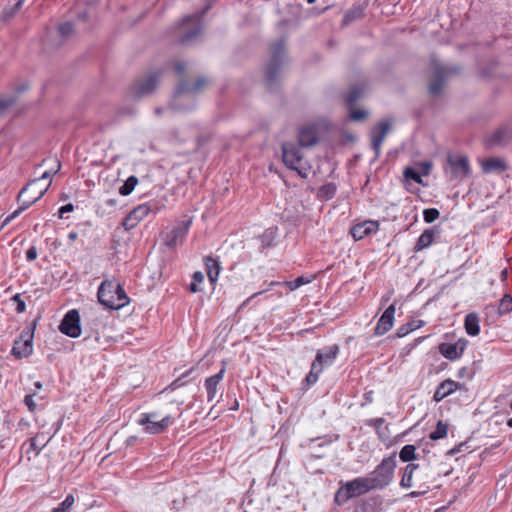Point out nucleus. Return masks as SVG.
<instances>
[{
  "label": "nucleus",
  "mask_w": 512,
  "mask_h": 512,
  "mask_svg": "<svg viewBox=\"0 0 512 512\" xmlns=\"http://www.w3.org/2000/svg\"><path fill=\"white\" fill-rule=\"evenodd\" d=\"M409 332V329L405 328L404 326L400 327L397 331V335L399 337L405 336Z\"/></svg>",
  "instance_id": "58"
},
{
  "label": "nucleus",
  "mask_w": 512,
  "mask_h": 512,
  "mask_svg": "<svg viewBox=\"0 0 512 512\" xmlns=\"http://www.w3.org/2000/svg\"><path fill=\"white\" fill-rule=\"evenodd\" d=\"M456 68H451L445 65L435 64L433 79L429 84V93L432 96H437L441 93L447 77L451 73H456Z\"/></svg>",
  "instance_id": "11"
},
{
  "label": "nucleus",
  "mask_w": 512,
  "mask_h": 512,
  "mask_svg": "<svg viewBox=\"0 0 512 512\" xmlns=\"http://www.w3.org/2000/svg\"><path fill=\"white\" fill-rule=\"evenodd\" d=\"M363 9L361 7H355L353 9L348 10L343 17V24L348 25L351 22L362 18Z\"/></svg>",
  "instance_id": "36"
},
{
  "label": "nucleus",
  "mask_w": 512,
  "mask_h": 512,
  "mask_svg": "<svg viewBox=\"0 0 512 512\" xmlns=\"http://www.w3.org/2000/svg\"><path fill=\"white\" fill-rule=\"evenodd\" d=\"M385 423V419L382 417L379 418H373L367 421V425L370 427L375 428L376 433L379 435L380 438H382L381 428L383 424Z\"/></svg>",
  "instance_id": "44"
},
{
  "label": "nucleus",
  "mask_w": 512,
  "mask_h": 512,
  "mask_svg": "<svg viewBox=\"0 0 512 512\" xmlns=\"http://www.w3.org/2000/svg\"><path fill=\"white\" fill-rule=\"evenodd\" d=\"M74 497L73 495L69 494L66 496V498L64 499V501L60 504V509H64L65 512H67L71 507L72 505L74 504Z\"/></svg>",
  "instance_id": "52"
},
{
  "label": "nucleus",
  "mask_w": 512,
  "mask_h": 512,
  "mask_svg": "<svg viewBox=\"0 0 512 512\" xmlns=\"http://www.w3.org/2000/svg\"><path fill=\"white\" fill-rule=\"evenodd\" d=\"M24 1L25 0H18L12 6L4 7V9L2 10V12L0 14V20L4 21V22L11 20L15 16V14L21 9Z\"/></svg>",
  "instance_id": "32"
},
{
  "label": "nucleus",
  "mask_w": 512,
  "mask_h": 512,
  "mask_svg": "<svg viewBox=\"0 0 512 512\" xmlns=\"http://www.w3.org/2000/svg\"><path fill=\"white\" fill-rule=\"evenodd\" d=\"M378 228L379 224L377 221H364L363 223L354 225L350 230V234L356 241H359L368 235L376 233Z\"/></svg>",
  "instance_id": "21"
},
{
  "label": "nucleus",
  "mask_w": 512,
  "mask_h": 512,
  "mask_svg": "<svg viewBox=\"0 0 512 512\" xmlns=\"http://www.w3.org/2000/svg\"><path fill=\"white\" fill-rule=\"evenodd\" d=\"M34 395L35 394H28L24 397V403L27 406L28 410L32 413L35 412L37 409V405L33 399Z\"/></svg>",
  "instance_id": "50"
},
{
  "label": "nucleus",
  "mask_w": 512,
  "mask_h": 512,
  "mask_svg": "<svg viewBox=\"0 0 512 512\" xmlns=\"http://www.w3.org/2000/svg\"><path fill=\"white\" fill-rule=\"evenodd\" d=\"M372 491L365 477H357L345 483L340 482V487L335 493L334 501L337 505H344L350 499L359 497Z\"/></svg>",
  "instance_id": "5"
},
{
  "label": "nucleus",
  "mask_w": 512,
  "mask_h": 512,
  "mask_svg": "<svg viewBox=\"0 0 512 512\" xmlns=\"http://www.w3.org/2000/svg\"><path fill=\"white\" fill-rule=\"evenodd\" d=\"M51 178V173L49 171H45L41 177L38 179H34L31 182H29L25 187L21 189V191L18 194L17 200H21L22 197H24L30 190L34 189L36 186L40 184L42 180H48Z\"/></svg>",
  "instance_id": "33"
},
{
  "label": "nucleus",
  "mask_w": 512,
  "mask_h": 512,
  "mask_svg": "<svg viewBox=\"0 0 512 512\" xmlns=\"http://www.w3.org/2000/svg\"><path fill=\"white\" fill-rule=\"evenodd\" d=\"M189 291L192 293L198 292L199 291L198 284L192 281L189 285Z\"/></svg>",
  "instance_id": "59"
},
{
  "label": "nucleus",
  "mask_w": 512,
  "mask_h": 512,
  "mask_svg": "<svg viewBox=\"0 0 512 512\" xmlns=\"http://www.w3.org/2000/svg\"><path fill=\"white\" fill-rule=\"evenodd\" d=\"M97 298L101 305L112 310H119L130 301L123 286L108 279L103 280L98 287Z\"/></svg>",
  "instance_id": "1"
},
{
  "label": "nucleus",
  "mask_w": 512,
  "mask_h": 512,
  "mask_svg": "<svg viewBox=\"0 0 512 512\" xmlns=\"http://www.w3.org/2000/svg\"><path fill=\"white\" fill-rule=\"evenodd\" d=\"M395 305L391 304L386 308V310L381 315L380 319L377 322V325L374 329V334L377 336L384 335L387 333L393 326L394 323V315H395Z\"/></svg>",
  "instance_id": "19"
},
{
  "label": "nucleus",
  "mask_w": 512,
  "mask_h": 512,
  "mask_svg": "<svg viewBox=\"0 0 512 512\" xmlns=\"http://www.w3.org/2000/svg\"><path fill=\"white\" fill-rule=\"evenodd\" d=\"M226 372L225 365L222 366L220 371L205 380V389L207 391V400L209 402L213 401L217 394V387L220 382L223 380Z\"/></svg>",
  "instance_id": "25"
},
{
  "label": "nucleus",
  "mask_w": 512,
  "mask_h": 512,
  "mask_svg": "<svg viewBox=\"0 0 512 512\" xmlns=\"http://www.w3.org/2000/svg\"><path fill=\"white\" fill-rule=\"evenodd\" d=\"M362 92V89L357 85L351 87L346 97V103L350 108L355 105L356 101L361 97Z\"/></svg>",
  "instance_id": "39"
},
{
  "label": "nucleus",
  "mask_w": 512,
  "mask_h": 512,
  "mask_svg": "<svg viewBox=\"0 0 512 512\" xmlns=\"http://www.w3.org/2000/svg\"><path fill=\"white\" fill-rule=\"evenodd\" d=\"M281 148L284 164L289 169L295 170L302 175L300 171V163L303 159V154L297 144L294 142H284Z\"/></svg>",
  "instance_id": "10"
},
{
  "label": "nucleus",
  "mask_w": 512,
  "mask_h": 512,
  "mask_svg": "<svg viewBox=\"0 0 512 512\" xmlns=\"http://www.w3.org/2000/svg\"><path fill=\"white\" fill-rule=\"evenodd\" d=\"M511 311H512V296L507 293L501 298V300L499 302L498 314L504 315Z\"/></svg>",
  "instance_id": "38"
},
{
  "label": "nucleus",
  "mask_w": 512,
  "mask_h": 512,
  "mask_svg": "<svg viewBox=\"0 0 512 512\" xmlns=\"http://www.w3.org/2000/svg\"><path fill=\"white\" fill-rule=\"evenodd\" d=\"M192 281L197 284L202 283L204 281V274L200 271L194 272L192 275Z\"/></svg>",
  "instance_id": "54"
},
{
  "label": "nucleus",
  "mask_w": 512,
  "mask_h": 512,
  "mask_svg": "<svg viewBox=\"0 0 512 512\" xmlns=\"http://www.w3.org/2000/svg\"><path fill=\"white\" fill-rule=\"evenodd\" d=\"M38 256V252H37V249L35 246H31L27 251H26V259L27 261L31 262V261H34Z\"/></svg>",
  "instance_id": "53"
},
{
  "label": "nucleus",
  "mask_w": 512,
  "mask_h": 512,
  "mask_svg": "<svg viewBox=\"0 0 512 512\" xmlns=\"http://www.w3.org/2000/svg\"><path fill=\"white\" fill-rule=\"evenodd\" d=\"M423 493L424 492L412 491L411 493L408 494V496L411 497V498H416V497L421 496Z\"/></svg>",
  "instance_id": "63"
},
{
  "label": "nucleus",
  "mask_w": 512,
  "mask_h": 512,
  "mask_svg": "<svg viewBox=\"0 0 512 512\" xmlns=\"http://www.w3.org/2000/svg\"><path fill=\"white\" fill-rule=\"evenodd\" d=\"M150 211L151 207L148 204H141L134 208L124 219L123 226L125 230H131L137 226V224L143 220Z\"/></svg>",
  "instance_id": "18"
},
{
  "label": "nucleus",
  "mask_w": 512,
  "mask_h": 512,
  "mask_svg": "<svg viewBox=\"0 0 512 512\" xmlns=\"http://www.w3.org/2000/svg\"><path fill=\"white\" fill-rule=\"evenodd\" d=\"M271 57L265 68V82L267 87L272 90L276 87L281 69L286 60L285 41L279 39L270 47Z\"/></svg>",
  "instance_id": "3"
},
{
  "label": "nucleus",
  "mask_w": 512,
  "mask_h": 512,
  "mask_svg": "<svg viewBox=\"0 0 512 512\" xmlns=\"http://www.w3.org/2000/svg\"><path fill=\"white\" fill-rule=\"evenodd\" d=\"M404 176L407 180H413L416 183H422V179L419 173L411 167H407L404 170Z\"/></svg>",
  "instance_id": "46"
},
{
  "label": "nucleus",
  "mask_w": 512,
  "mask_h": 512,
  "mask_svg": "<svg viewBox=\"0 0 512 512\" xmlns=\"http://www.w3.org/2000/svg\"><path fill=\"white\" fill-rule=\"evenodd\" d=\"M172 423V417L170 415H166L160 420L151 421V423L140 425L143 426V430L145 433L156 435L165 432Z\"/></svg>",
  "instance_id": "26"
},
{
  "label": "nucleus",
  "mask_w": 512,
  "mask_h": 512,
  "mask_svg": "<svg viewBox=\"0 0 512 512\" xmlns=\"http://www.w3.org/2000/svg\"><path fill=\"white\" fill-rule=\"evenodd\" d=\"M391 129V121L388 119L380 121L371 131V146L375 157H379L382 143Z\"/></svg>",
  "instance_id": "15"
},
{
  "label": "nucleus",
  "mask_w": 512,
  "mask_h": 512,
  "mask_svg": "<svg viewBox=\"0 0 512 512\" xmlns=\"http://www.w3.org/2000/svg\"><path fill=\"white\" fill-rule=\"evenodd\" d=\"M399 458L402 462H410L415 460L417 458L416 447L411 444L403 446L399 452Z\"/></svg>",
  "instance_id": "34"
},
{
  "label": "nucleus",
  "mask_w": 512,
  "mask_h": 512,
  "mask_svg": "<svg viewBox=\"0 0 512 512\" xmlns=\"http://www.w3.org/2000/svg\"><path fill=\"white\" fill-rule=\"evenodd\" d=\"M464 387V384H461L459 382H456L451 379H446L438 384L436 387V390L433 395V400L435 402H440L447 396L451 395L458 389H462Z\"/></svg>",
  "instance_id": "20"
},
{
  "label": "nucleus",
  "mask_w": 512,
  "mask_h": 512,
  "mask_svg": "<svg viewBox=\"0 0 512 512\" xmlns=\"http://www.w3.org/2000/svg\"><path fill=\"white\" fill-rule=\"evenodd\" d=\"M34 327L24 328L14 341L11 354L18 359L27 358L33 352Z\"/></svg>",
  "instance_id": "8"
},
{
  "label": "nucleus",
  "mask_w": 512,
  "mask_h": 512,
  "mask_svg": "<svg viewBox=\"0 0 512 512\" xmlns=\"http://www.w3.org/2000/svg\"><path fill=\"white\" fill-rule=\"evenodd\" d=\"M465 444L464 443H461L457 446H455L454 448L450 449L448 452H447V455L449 456H454L456 455L457 453L461 452L462 451V447L464 446Z\"/></svg>",
  "instance_id": "57"
},
{
  "label": "nucleus",
  "mask_w": 512,
  "mask_h": 512,
  "mask_svg": "<svg viewBox=\"0 0 512 512\" xmlns=\"http://www.w3.org/2000/svg\"><path fill=\"white\" fill-rule=\"evenodd\" d=\"M448 163L455 178H465L471 175L469 160L466 156H449Z\"/></svg>",
  "instance_id": "17"
},
{
  "label": "nucleus",
  "mask_w": 512,
  "mask_h": 512,
  "mask_svg": "<svg viewBox=\"0 0 512 512\" xmlns=\"http://www.w3.org/2000/svg\"><path fill=\"white\" fill-rule=\"evenodd\" d=\"M77 238H78V233H77V232H75V231H70V232L68 233V239H69L70 241H75Z\"/></svg>",
  "instance_id": "61"
},
{
  "label": "nucleus",
  "mask_w": 512,
  "mask_h": 512,
  "mask_svg": "<svg viewBox=\"0 0 512 512\" xmlns=\"http://www.w3.org/2000/svg\"><path fill=\"white\" fill-rule=\"evenodd\" d=\"M419 467L418 464L410 463L408 464L403 472L402 479L400 481V486L402 488H410L413 485L412 478L414 471Z\"/></svg>",
  "instance_id": "31"
},
{
  "label": "nucleus",
  "mask_w": 512,
  "mask_h": 512,
  "mask_svg": "<svg viewBox=\"0 0 512 512\" xmlns=\"http://www.w3.org/2000/svg\"><path fill=\"white\" fill-rule=\"evenodd\" d=\"M367 117L365 110H351L350 118L354 121H361Z\"/></svg>",
  "instance_id": "51"
},
{
  "label": "nucleus",
  "mask_w": 512,
  "mask_h": 512,
  "mask_svg": "<svg viewBox=\"0 0 512 512\" xmlns=\"http://www.w3.org/2000/svg\"><path fill=\"white\" fill-rule=\"evenodd\" d=\"M186 64L184 62H177L174 66V70L177 74H182L185 71Z\"/></svg>",
  "instance_id": "56"
},
{
  "label": "nucleus",
  "mask_w": 512,
  "mask_h": 512,
  "mask_svg": "<svg viewBox=\"0 0 512 512\" xmlns=\"http://www.w3.org/2000/svg\"><path fill=\"white\" fill-rule=\"evenodd\" d=\"M192 224V219L188 218L186 220L181 221L177 226H175L171 231L167 232L164 235V243L169 248H175L179 244H181Z\"/></svg>",
  "instance_id": "12"
},
{
  "label": "nucleus",
  "mask_w": 512,
  "mask_h": 512,
  "mask_svg": "<svg viewBox=\"0 0 512 512\" xmlns=\"http://www.w3.org/2000/svg\"><path fill=\"white\" fill-rule=\"evenodd\" d=\"M194 372V368H191L187 370L186 372L182 373L179 377H177L172 383L171 387L172 389H177L183 385H185L188 381V377Z\"/></svg>",
  "instance_id": "40"
},
{
  "label": "nucleus",
  "mask_w": 512,
  "mask_h": 512,
  "mask_svg": "<svg viewBox=\"0 0 512 512\" xmlns=\"http://www.w3.org/2000/svg\"><path fill=\"white\" fill-rule=\"evenodd\" d=\"M50 184L51 181H49L46 185L39 184L34 189L30 190L24 197H22L21 200H18V202H21V206L5 218L3 226L10 223L13 219L18 217L21 212L28 209L32 204L42 198V196L48 190Z\"/></svg>",
  "instance_id": "9"
},
{
  "label": "nucleus",
  "mask_w": 512,
  "mask_h": 512,
  "mask_svg": "<svg viewBox=\"0 0 512 512\" xmlns=\"http://www.w3.org/2000/svg\"><path fill=\"white\" fill-rule=\"evenodd\" d=\"M397 466L396 453L385 457L376 468L369 473L365 478L371 486V490H383L388 487L393 479L394 472Z\"/></svg>",
  "instance_id": "2"
},
{
  "label": "nucleus",
  "mask_w": 512,
  "mask_h": 512,
  "mask_svg": "<svg viewBox=\"0 0 512 512\" xmlns=\"http://www.w3.org/2000/svg\"><path fill=\"white\" fill-rule=\"evenodd\" d=\"M309 281L306 280L304 277H297L293 281H286L285 284L289 287L291 291L296 290L297 288L301 287L302 285L308 283Z\"/></svg>",
  "instance_id": "49"
},
{
  "label": "nucleus",
  "mask_w": 512,
  "mask_h": 512,
  "mask_svg": "<svg viewBox=\"0 0 512 512\" xmlns=\"http://www.w3.org/2000/svg\"><path fill=\"white\" fill-rule=\"evenodd\" d=\"M210 81L206 77H199L193 84H189L187 81H181L176 88L174 99L171 102V108L179 111H185L191 109L190 107H182L178 102L190 98L191 94H196L204 90Z\"/></svg>",
  "instance_id": "7"
},
{
  "label": "nucleus",
  "mask_w": 512,
  "mask_h": 512,
  "mask_svg": "<svg viewBox=\"0 0 512 512\" xmlns=\"http://www.w3.org/2000/svg\"><path fill=\"white\" fill-rule=\"evenodd\" d=\"M338 352V345H331L317 352L315 360L312 363L311 370L305 378V382L308 386L313 385L318 381L319 375L323 371V367L332 365Z\"/></svg>",
  "instance_id": "6"
},
{
  "label": "nucleus",
  "mask_w": 512,
  "mask_h": 512,
  "mask_svg": "<svg viewBox=\"0 0 512 512\" xmlns=\"http://www.w3.org/2000/svg\"><path fill=\"white\" fill-rule=\"evenodd\" d=\"M267 289L265 290H262L260 292H257V293H254L253 295H251L249 298L246 299V301L242 304V306L246 305L251 299L257 297L258 295L262 294L263 292H265Z\"/></svg>",
  "instance_id": "60"
},
{
  "label": "nucleus",
  "mask_w": 512,
  "mask_h": 512,
  "mask_svg": "<svg viewBox=\"0 0 512 512\" xmlns=\"http://www.w3.org/2000/svg\"><path fill=\"white\" fill-rule=\"evenodd\" d=\"M318 141L316 129L313 126H305L298 131V144L300 147H311Z\"/></svg>",
  "instance_id": "27"
},
{
  "label": "nucleus",
  "mask_w": 512,
  "mask_h": 512,
  "mask_svg": "<svg viewBox=\"0 0 512 512\" xmlns=\"http://www.w3.org/2000/svg\"><path fill=\"white\" fill-rule=\"evenodd\" d=\"M481 168L483 173H502L508 170L507 162L498 157H489L481 161Z\"/></svg>",
  "instance_id": "23"
},
{
  "label": "nucleus",
  "mask_w": 512,
  "mask_h": 512,
  "mask_svg": "<svg viewBox=\"0 0 512 512\" xmlns=\"http://www.w3.org/2000/svg\"><path fill=\"white\" fill-rule=\"evenodd\" d=\"M50 439H51V437L48 438L47 440H44V434H38L35 437L28 439L22 445V447H25L26 445H28V447L25 451L26 455L28 456V460L31 459V456H30L31 453H33V457H37L40 454V452L42 451V449L47 445V443L49 442Z\"/></svg>",
  "instance_id": "24"
},
{
  "label": "nucleus",
  "mask_w": 512,
  "mask_h": 512,
  "mask_svg": "<svg viewBox=\"0 0 512 512\" xmlns=\"http://www.w3.org/2000/svg\"><path fill=\"white\" fill-rule=\"evenodd\" d=\"M464 325L468 335L477 336L480 333L479 317L476 313L467 314Z\"/></svg>",
  "instance_id": "30"
},
{
  "label": "nucleus",
  "mask_w": 512,
  "mask_h": 512,
  "mask_svg": "<svg viewBox=\"0 0 512 512\" xmlns=\"http://www.w3.org/2000/svg\"><path fill=\"white\" fill-rule=\"evenodd\" d=\"M161 77V71L152 72L142 78H139L134 86V92L137 97H142L152 93Z\"/></svg>",
  "instance_id": "14"
},
{
  "label": "nucleus",
  "mask_w": 512,
  "mask_h": 512,
  "mask_svg": "<svg viewBox=\"0 0 512 512\" xmlns=\"http://www.w3.org/2000/svg\"><path fill=\"white\" fill-rule=\"evenodd\" d=\"M467 346V340L461 338L455 343H441L438 347L440 354L450 361L459 359Z\"/></svg>",
  "instance_id": "16"
},
{
  "label": "nucleus",
  "mask_w": 512,
  "mask_h": 512,
  "mask_svg": "<svg viewBox=\"0 0 512 512\" xmlns=\"http://www.w3.org/2000/svg\"><path fill=\"white\" fill-rule=\"evenodd\" d=\"M204 262H205L207 276H208L210 282L213 284L217 281V279L219 277V274L221 271L220 263L216 259H214L210 256L205 257Z\"/></svg>",
  "instance_id": "29"
},
{
  "label": "nucleus",
  "mask_w": 512,
  "mask_h": 512,
  "mask_svg": "<svg viewBox=\"0 0 512 512\" xmlns=\"http://www.w3.org/2000/svg\"><path fill=\"white\" fill-rule=\"evenodd\" d=\"M467 369L465 367L461 368L459 371H458V377L461 378L464 376V374L466 373Z\"/></svg>",
  "instance_id": "64"
},
{
  "label": "nucleus",
  "mask_w": 512,
  "mask_h": 512,
  "mask_svg": "<svg viewBox=\"0 0 512 512\" xmlns=\"http://www.w3.org/2000/svg\"><path fill=\"white\" fill-rule=\"evenodd\" d=\"M158 420V414L157 412H148V413H142L140 418L138 419V424H146L151 423V421H157Z\"/></svg>",
  "instance_id": "47"
},
{
  "label": "nucleus",
  "mask_w": 512,
  "mask_h": 512,
  "mask_svg": "<svg viewBox=\"0 0 512 512\" xmlns=\"http://www.w3.org/2000/svg\"><path fill=\"white\" fill-rule=\"evenodd\" d=\"M11 300L16 303V312L18 314H21V313H24L25 310H26V303L25 301L21 298V295L20 294H16L14 295Z\"/></svg>",
  "instance_id": "48"
},
{
  "label": "nucleus",
  "mask_w": 512,
  "mask_h": 512,
  "mask_svg": "<svg viewBox=\"0 0 512 512\" xmlns=\"http://www.w3.org/2000/svg\"><path fill=\"white\" fill-rule=\"evenodd\" d=\"M58 32L62 37H68L74 32V25L71 22H64L59 25Z\"/></svg>",
  "instance_id": "45"
},
{
  "label": "nucleus",
  "mask_w": 512,
  "mask_h": 512,
  "mask_svg": "<svg viewBox=\"0 0 512 512\" xmlns=\"http://www.w3.org/2000/svg\"><path fill=\"white\" fill-rule=\"evenodd\" d=\"M512 137V132L507 127H501L494 131L486 140L488 147H502L507 145Z\"/></svg>",
  "instance_id": "22"
},
{
  "label": "nucleus",
  "mask_w": 512,
  "mask_h": 512,
  "mask_svg": "<svg viewBox=\"0 0 512 512\" xmlns=\"http://www.w3.org/2000/svg\"><path fill=\"white\" fill-rule=\"evenodd\" d=\"M319 192L326 199H331L336 193V186L333 183H328L323 185Z\"/></svg>",
  "instance_id": "42"
},
{
  "label": "nucleus",
  "mask_w": 512,
  "mask_h": 512,
  "mask_svg": "<svg viewBox=\"0 0 512 512\" xmlns=\"http://www.w3.org/2000/svg\"><path fill=\"white\" fill-rule=\"evenodd\" d=\"M267 237V234H264L263 235V239H262V243H263V247H268L271 245V240L270 239H266Z\"/></svg>",
  "instance_id": "62"
},
{
  "label": "nucleus",
  "mask_w": 512,
  "mask_h": 512,
  "mask_svg": "<svg viewBox=\"0 0 512 512\" xmlns=\"http://www.w3.org/2000/svg\"><path fill=\"white\" fill-rule=\"evenodd\" d=\"M208 9L209 6H206L199 13L187 15L181 23L176 25L175 35L180 44L189 45L200 35L202 31L201 19Z\"/></svg>",
  "instance_id": "4"
},
{
  "label": "nucleus",
  "mask_w": 512,
  "mask_h": 512,
  "mask_svg": "<svg viewBox=\"0 0 512 512\" xmlns=\"http://www.w3.org/2000/svg\"><path fill=\"white\" fill-rule=\"evenodd\" d=\"M16 102L15 95L0 97V114Z\"/></svg>",
  "instance_id": "43"
},
{
  "label": "nucleus",
  "mask_w": 512,
  "mask_h": 512,
  "mask_svg": "<svg viewBox=\"0 0 512 512\" xmlns=\"http://www.w3.org/2000/svg\"><path fill=\"white\" fill-rule=\"evenodd\" d=\"M447 433L448 424L440 420L437 422L435 430L430 433L429 437L431 440H439L445 438L447 436Z\"/></svg>",
  "instance_id": "35"
},
{
  "label": "nucleus",
  "mask_w": 512,
  "mask_h": 512,
  "mask_svg": "<svg viewBox=\"0 0 512 512\" xmlns=\"http://www.w3.org/2000/svg\"><path fill=\"white\" fill-rule=\"evenodd\" d=\"M436 234H438V229L436 227L425 229L417 239L413 249L414 252H419L428 248L433 243Z\"/></svg>",
  "instance_id": "28"
},
{
  "label": "nucleus",
  "mask_w": 512,
  "mask_h": 512,
  "mask_svg": "<svg viewBox=\"0 0 512 512\" xmlns=\"http://www.w3.org/2000/svg\"><path fill=\"white\" fill-rule=\"evenodd\" d=\"M59 330L71 338H77L80 336V315L77 310L73 309L66 313L60 323Z\"/></svg>",
  "instance_id": "13"
},
{
  "label": "nucleus",
  "mask_w": 512,
  "mask_h": 512,
  "mask_svg": "<svg viewBox=\"0 0 512 512\" xmlns=\"http://www.w3.org/2000/svg\"><path fill=\"white\" fill-rule=\"evenodd\" d=\"M440 216V212L436 208H427L423 211V219L426 223H432Z\"/></svg>",
  "instance_id": "41"
},
{
  "label": "nucleus",
  "mask_w": 512,
  "mask_h": 512,
  "mask_svg": "<svg viewBox=\"0 0 512 512\" xmlns=\"http://www.w3.org/2000/svg\"><path fill=\"white\" fill-rule=\"evenodd\" d=\"M71 211H73V205L69 203V204H66V205L60 207L58 212H59L60 217H63V215L65 213H68Z\"/></svg>",
  "instance_id": "55"
},
{
  "label": "nucleus",
  "mask_w": 512,
  "mask_h": 512,
  "mask_svg": "<svg viewBox=\"0 0 512 512\" xmlns=\"http://www.w3.org/2000/svg\"><path fill=\"white\" fill-rule=\"evenodd\" d=\"M138 184V178L136 176H130L124 182V184L119 188V193L123 196L129 195Z\"/></svg>",
  "instance_id": "37"
}]
</instances>
